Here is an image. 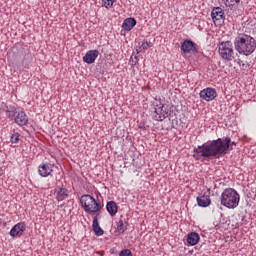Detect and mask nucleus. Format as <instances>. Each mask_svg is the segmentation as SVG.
<instances>
[{
  "label": "nucleus",
  "instance_id": "f257e3e1",
  "mask_svg": "<svg viewBox=\"0 0 256 256\" xmlns=\"http://www.w3.org/2000/svg\"><path fill=\"white\" fill-rule=\"evenodd\" d=\"M233 145H237V143L231 141L229 137L225 139L218 138L217 140L198 146L194 150L193 157L197 161H199L201 157H223V155L229 153L230 149H233Z\"/></svg>",
  "mask_w": 256,
  "mask_h": 256
},
{
  "label": "nucleus",
  "instance_id": "f03ea898",
  "mask_svg": "<svg viewBox=\"0 0 256 256\" xmlns=\"http://www.w3.org/2000/svg\"><path fill=\"white\" fill-rule=\"evenodd\" d=\"M234 47L240 55H251L256 49L255 38L242 35L235 38Z\"/></svg>",
  "mask_w": 256,
  "mask_h": 256
},
{
  "label": "nucleus",
  "instance_id": "7ed1b4c3",
  "mask_svg": "<svg viewBox=\"0 0 256 256\" xmlns=\"http://www.w3.org/2000/svg\"><path fill=\"white\" fill-rule=\"evenodd\" d=\"M239 193L233 188L225 189L221 195V205L228 209H235L239 206L240 201Z\"/></svg>",
  "mask_w": 256,
  "mask_h": 256
},
{
  "label": "nucleus",
  "instance_id": "20e7f679",
  "mask_svg": "<svg viewBox=\"0 0 256 256\" xmlns=\"http://www.w3.org/2000/svg\"><path fill=\"white\" fill-rule=\"evenodd\" d=\"M80 203L82 208L89 215H95L98 211H101V204L95 200L91 195L85 194L81 196Z\"/></svg>",
  "mask_w": 256,
  "mask_h": 256
},
{
  "label": "nucleus",
  "instance_id": "39448f33",
  "mask_svg": "<svg viewBox=\"0 0 256 256\" xmlns=\"http://www.w3.org/2000/svg\"><path fill=\"white\" fill-rule=\"evenodd\" d=\"M171 115V110L169 106L161 104V102L156 101L151 108V116L155 121H164L167 117Z\"/></svg>",
  "mask_w": 256,
  "mask_h": 256
},
{
  "label": "nucleus",
  "instance_id": "423d86ee",
  "mask_svg": "<svg viewBox=\"0 0 256 256\" xmlns=\"http://www.w3.org/2000/svg\"><path fill=\"white\" fill-rule=\"evenodd\" d=\"M219 54L224 61H234L237 57V54H235V51L233 50V43H231V41L220 43Z\"/></svg>",
  "mask_w": 256,
  "mask_h": 256
},
{
  "label": "nucleus",
  "instance_id": "0eeeda50",
  "mask_svg": "<svg viewBox=\"0 0 256 256\" xmlns=\"http://www.w3.org/2000/svg\"><path fill=\"white\" fill-rule=\"evenodd\" d=\"M7 114L10 117H14L15 123H17V125H20L21 127H23V125H27V123L29 121L27 114H25L24 111L17 110V108H10L7 111Z\"/></svg>",
  "mask_w": 256,
  "mask_h": 256
},
{
  "label": "nucleus",
  "instance_id": "6e6552de",
  "mask_svg": "<svg viewBox=\"0 0 256 256\" xmlns=\"http://www.w3.org/2000/svg\"><path fill=\"white\" fill-rule=\"evenodd\" d=\"M240 3L241 0H226V13L229 17H237V11H239Z\"/></svg>",
  "mask_w": 256,
  "mask_h": 256
},
{
  "label": "nucleus",
  "instance_id": "1a4fd4ad",
  "mask_svg": "<svg viewBox=\"0 0 256 256\" xmlns=\"http://www.w3.org/2000/svg\"><path fill=\"white\" fill-rule=\"evenodd\" d=\"M200 97L204 101H213L217 97V91L213 88H206L200 91Z\"/></svg>",
  "mask_w": 256,
  "mask_h": 256
},
{
  "label": "nucleus",
  "instance_id": "9d476101",
  "mask_svg": "<svg viewBox=\"0 0 256 256\" xmlns=\"http://www.w3.org/2000/svg\"><path fill=\"white\" fill-rule=\"evenodd\" d=\"M25 229H26L25 222H19L10 230V236L21 237V235L25 233Z\"/></svg>",
  "mask_w": 256,
  "mask_h": 256
},
{
  "label": "nucleus",
  "instance_id": "9b49d317",
  "mask_svg": "<svg viewBox=\"0 0 256 256\" xmlns=\"http://www.w3.org/2000/svg\"><path fill=\"white\" fill-rule=\"evenodd\" d=\"M98 57H99V50H90L83 57V61L84 63L91 65L93 64L94 61H96Z\"/></svg>",
  "mask_w": 256,
  "mask_h": 256
},
{
  "label": "nucleus",
  "instance_id": "f8f14e48",
  "mask_svg": "<svg viewBox=\"0 0 256 256\" xmlns=\"http://www.w3.org/2000/svg\"><path fill=\"white\" fill-rule=\"evenodd\" d=\"M38 172L41 177H49L53 173V165L43 163L38 167Z\"/></svg>",
  "mask_w": 256,
  "mask_h": 256
},
{
  "label": "nucleus",
  "instance_id": "ddd939ff",
  "mask_svg": "<svg viewBox=\"0 0 256 256\" xmlns=\"http://www.w3.org/2000/svg\"><path fill=\"white\" fill-rule=\"evenodd\" d=\"M223 15H225V12H223L221 7L213 8L211 12V17L214 23H221V21H223Z\"/></svg>",
  "mask_w": 256,
  "mask_h": 256
},
{
  "label": "nucleus",
  "instance_id": "4468645a",
  "mask_svg": "<svg viewBox=\"0 0 256 256\" xmlns=\"http://www.w3.org/2000/svg\"><path fill=\"white\" fill-rule=\"evenodd\" d=\"M181 51H183V53H197V48H195V43H193V41L185 40L182 43Z\"/></svg>",
  "mask_w": 256,
  "mask_h": 256
},
{
  "label": "nucleus",
  "instance_id": "2eb2a0df",
  "mask_svg": "<svg viewBox=\"0 0 256 256\" xmlns=\"http://www.w3.org/2000/svg\"><path fill=\"white\" fill-rule=\"evenodd\" d=\"M136 25H137V20H135V18H127L124 20L122 24V29L124 31H131V29H133V27H135Z\"/></svg>",
  "mask_w": 256,
  "mask_h": 256
},
{
  "label": "nucleus",
  "instance_id": "dca6fc26",
  "mask_svg": "<svg viewBox=\"0 0 256 256\" xmlns=\"http://www.w3.org/2000/svg\"><path fill=\"white\" fill-rule=\"evenodd\" d=\"M199 207H209L211 205V198L207 195L197 197Z\"/></svg>",
  "mask_w": 256,
  "mask_h": 256
},
{
  "label": "nucleus",
  "instance_id": "f3484780",
  "mask_svg": "<svg viewBox=\"0 0 256 256\" xmlns=\"http://www.w3.org/2000/svg\"><path fill=\"white\" fill-rule=\"evenodd\" d=\"M55 194L57 201H65V199H67L68 196L67 189L61 187L56 188Z\"/></svg>",
  "mask_w": 256,
  "mask_h": 256
},
{
  "label": "nucleus",
  "instance_id": "a211bd4d",
  "mask_svg": "<svg viewBox=\"0 0 256 256\" xmlns=\"http://www.w3.org/2000/svg\"><path fill=\"white\" fill-rule=\"evenodd\" d=\"M106 209L112 217H115V215H117L119 207L117 206V203L115 201H110L107 203Z\"/></svg>",
  "mask_w": 256,
  "mask_h": 256
},
{
  "label": "nucleus",
  "instance_id": "6ab92c4d",
  "mask_svg": "<svg viewBox=\"0 0 256 256\" xmlns=\"http://www.w3.org/2000/svg\"><path fill=\"white\" fill-rule=\"evenodd\" d=\"M92 227L95 235H97L98 237H101V235H103L104 231L101 226H99V220L97 219V216H95L93 219Z\"/></svg>",
  "mask_w": 256,
  "mask_h": 256
},
{
  "label": "nucleus",
  "instance_id": "aec40b11",
  "mask_svg": "<svg viewBox=\"0 0 256 256\" xmlns=\"http://www.w3.org/2000/svg\"><path fill=\"white\" fill-rule=\"evenodd\" d=\"M188 245H197L199 243V234L197 232H191L187 237Z\"/></svg>",
  "mask_w": 256,
  "mask_h": 256
},
{
  "label": "nucleus",
  "instance_id": "412c9836",
  "mask_svg": "<svg viewBox=\"0 0 256 256\" xmlns=\"http://www.w3.org/2000/svg\"><path fill=\"white\" fill-rule=\"evenodd\" d=\"M153 47V44L151 42H140L139 43V49H136L137 53H142V51H147V49H151Z\"/></svg>",
  "mask_w": 256,
  "mask_h": 256
},
{
  "label": "nucleus",
  "instance_id": "4be33fe9",
  "mask_svg": "<svg viewBox=\"0 0 256 256\" xmlns=\"http://www.w3.org/2000/svg\"><path fill=\"white\" fill-rule=\"evenodd\" d=\"M117 231L118 233H125V231H127V226L125 225L123 220H119V222L117 223Z\"/></svg>",
  "mask_w": 256,
  "mask_h": 256
},
{
  "label": "nucleus",
  "instance_id": "5701e85b",
  "mask_svg": "<svg viewBox=\"0 0 256 256\" xmlns=\"http://www.w3.org/2000/svg\"><path fill=\"white\" fill-rule=\"evenodd\" d=\"M102 3L104 7L108 8L113 6V3H115V0H102Z\"/></svg>",
  "mask_w": 256,
  "mask_h": 256
},
{
  "label": "nucleus",
  "instance_id": "b1692460",
  "mask_svg": "<svg viewBox=\"0 0 256 256\" xmlns=\"http://www.w3.org/2000/svg\"><path fill=\"white\" fill-rule=\"evenodd\" d=\"M10 141L11 143H19V133L12 134Z\"/></svg>",
  "mask_w": 256,
  "mask_h": 256
},
{
  "label": "nucleus",
  "instance_id": "393cba45",
  "mask_svg": "<svg viewBox=\"0 0 256 256\" xmlns=\"http://www.w3.org/2000/svg\"><path fill=\"white\" fill-rule=\"evenodd\" d=\"M119 256H133V254H131V250L125 249L120 252Z\"/></svg>",
  "mask_w": 256,
  "mask_h": 256
}]
</instances>
